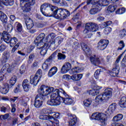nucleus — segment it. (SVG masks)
<instances>
[{"instance_id": "1", "label": "nucleus", "mask_w": 126, "mask_h": 126, "mask_svg": "<svg viewBox=\"0 0 126 126\" xmlns=\"http://www.w3.org/2000/svg\"><path fill=\"white\" fill-rule=\"evenodd\" d=\"M40 11L44 16H50L52 15L51 12L53 11L52 16L57 19H65L66 17L70 15L67 10L58 9L57 7L48 3H44L41 6Z\"/></svg>"}, {"instance_id": "2", "label": "nucleus", "mask_w": 126, "mask_h": 126, "mask_svg": "<svg viewBox=\"0 0 126 126\" xmlns=\"http://www.w3.org/2000/svg\"><path fill=\"white\" fill-rule=\"evenodd\" d=\"M60 92L62 93L65 97H68V94L63 89H53V91L52 92L50 100H48L47 104L50 106H60L62 103L63 97L60 96Z\"/></svg>"}, {"instance_id": "3", "label": "nucleus", "mask_w": 126, "mask_h": 126, "mask_svg": "<svg viewBox=\"0 0 126 126\" xmlns=\"http://www.w3.org/2000/svg\"><path fill=\"white\" fill-rule=\"evenodd\" d=\"M112 94H113V89L111 88H107L104 90L102 94L98 95L95 97V101L98 103L106 102L112 97Z\"/></svg>"}, {"instance_id": "4", "label": "nucleus", "mask_w": 126, "mask_h": 126, "mask_svg": "<svg viewBox=\"0 0 126 126\" xmlns=\"http://www.w3.org/2000/svg\"><path fill=\"white\" fill-rule=\"evenodd\" d=\"M53 91H54V88L42 85L40 89L38 90L39 94L37 95L42 98V99L46 100L48 98L47 96L50 95Z\"/></svg>"}, {"instance_id": "5", "label": "nucleus", "mask_w": 126, "mask_h": 126, "mask_svg": "<svg viewBox=\"0 0 126 126\" xmlns=\"http://www.w3.org/2000/svg\"><path fill=\"white\" fill-rule=\"evenodd\" d=\"M91 119L100 121L102 126H105L107 125V115L104 113L99 112L93 113L91 116Z\"/></svg>"}, {"instance_id": "6", "label": "nucleus", "mask_w": 126, "mask_h": 126, "mask_svg": "<svg viewBox=\"0 0 126 126\" xmlns=\"http://www.w3.org/2000/svg\"><path fill=\"white\" fill-rule=\"evenodd\" d=\"M104 3L105 1L104 0H96L95 1L94 4V7L90 10V14L94 15V14L98 13L101 10V6H106V5L104 4Z\"/></svg>"}, {"instance_id": "7", "label": "nucleus", "mask_w": 126, "mask_h": 126, "mask_svg": "<svg viewBox=\"0 0 126 126\" xmlns=\"http://www.w3.org/2000/svg\"><path fill=\"white\" fill-rule=\"evenodd\" d=\"M35 0H20V4L23 7V10L29 12L31 10V5H34Z\"/></svg>"}, {"instance_id": "8", "label": "nucleus", "mask_w": 126, "mask_h": 126, "mask_svg": "<svg viewBox=\"0 0 126 126\" xmlns=\"http://www.w3.org/2000/svg\"><path fill=\"white\" fill-rule=\"evenodd\" d=\"M57 55L56 52H54L53 53L49 58H48L45 62L42 64V68L44 70H48L49 68L51 67V65L52 64V61L53 60V58H55Z\"/></svg>"}, {"instance_id": "9", "label": "nucleus", "mask_w": 126, "mask_h": 126, "mask_svg": "<svg viewBox=\"0 0 126 126\" xmlns=\"http://www.w3.org/2000/svg\"><path fill=\"white\" fill-rule=\"evenodd\" d=\"M45 33H41L36 37V39L34 40V43L37 47L43 46V45L45 44L44 42H43L44 39H45Z\"/></svg>"}, {"instance_id": "10", "label": "nucleus", "mask_w": 126, "mask_h": 126, "mask_svg": "<svg viewBox=\"0 0 126 126\" xmlns=\"http://www.w3.org/2000/svg\"><path fill=\"white\" fill-rule=\"evenodd\" d=\"M45 100L42 97L37 94L35 98L34 106L35 108H41L43 105V101Z\"/></svg>"}, {"instance_id": "11", "label": "nucleus", "mask_w": 126, "mask_h": 126, "mask_svg": "<svg viewBox=\"0 0 126 126\" xmlns=\"http://www.w3.org/2000/svg\"><path fill=\"white\" fill-rule=\"evenodd\" d=\"M109 44L108 39H101L98 42V48L99 50H105Z\"/></svg>"}, {"instance_id": "12", "label": "nucleus", "mask_w": 126, "mask_h": 126, "mask_svg": "<svg viewBox=\"0 0 126 126\" xmlns=\"http://www.w3.org/2000/svg\"><path fill=\"white\" fill-rule=\"evenodd\" d=\"M68 117L70 120L69 122V125L70 126H75L76 123H77V118L76 116L74 115H72L71 114H68Z\"/></svg>"}, {"instance_id": "13", "label": "nucleus", "mask_w": 126, "mask_h": 126, "mask_svg": "<svg viewBox=\"0 0 126 126\" xmlns=\"http://www.w3.org/2000/svg\"><path fill=\"white\" fill-rule=\"evenodd\" d=\"M70 68H71V64L68 62L65 63L62 66L61 73H63V74L66 73Z\"/></svg>"}, {"instance_id": "14", "label": "nucleus", "mask_w": 126, "mask_h": 126, "mask_svg": "<svg viewBox=\"0 0 126 126\" xmlns=\"http://www.w3.org/2000/svg\"><path fill=\"white\" fill-rule=\"evenodd\" d=\"M42 47L38 46L37 45V48L38 50L41 49L40 50V55L41 56H45L47 53V51H48V49L49 48V45L48 43H44Z\"/></svg>"}, {"instance_id": "15", "label": "nucleus", "mask_w": 126, "mask_h": 126, "mask_svg": "<svg viewBox=\"0 0 126 126\" xmlns=\"http://www.w3.org/2000/svg\"><path fill=\"white\" fill-rule=\"evenodd\" d=\"M120 72V66L119 64L115 65L114 68L110 72V75L111 76H113V77H116L118 76L119 73Z\"/></svg>"}, {"instance_id": "16", "label": "nucleus", "mask_w": 126, "mask_h": 126, "mask_svg": "<svg viewBox=\"0 0 126 126\" xmlns=\"http://www.w3.org/2000/svg\"><path fill=\"white\" fill-rule=\"evenodd\" d=\"M25 24L27 26V29L28 30H30V29H32L34 26V22L33 20L30 18H28L25 20Z\"/></svg>"}, {"instance_id": "17", "label": "nucleus", "mask_w": 126, "mask_h": 126, "mask_svg": "<svg viewBox=\"0 0 126 126\" xmlns=\"http://www.w3.org/2000/svg\"><path fill=\"white\" fill-rule=\"evenodd\" d=\"M81 48L87 56H90V55H91V49L87 46V44L84 43H82Z\"/></svg>"}, {"instance_id": "18", "label": "nucleus", "mask_w": 126, "mask_h": 126, "mask_svg": "<svg viewBox=\"0 0 126 126\" xmlns=\"http://www.w3.org/2000/svg\"><path fill=\"white\" fill-rule=\"evenodd\" d=\"M24 91L26 92H28L30 89V85H29V81L28 79H25L22 84Z\"/></svg>"}, {"instance_id": "19", "label": "nucleus", "mask_w": 126, "mask_h": 126, "mask_svg": "<svg viewBox=\"0 0 126 126\" xmlns=\"http://www.w3.org/2000/svg\"><path fill=\"white\" fill-rule=\"evenodd\" d=\"M2 38L5 43H8L10 41L9 39H10V34L7 32L4 31L2 33Z\"/></svg>"}, {"instance_id": "20", "label": "nucleus", "mask_w": 126, "mask_h": 126, "mask_svg": "<svg viewBox=\"0 0 126 126\" xmlns=\"http://www.w3.org/2000/svg\"><path fill=\"white\" fill-rule=\"evenodd\" d=\"M39 81H40V78H38L37 76H30V83L31 84H32L34 86H36L37 84H38Z\"/></svg>"}, {"instance_id": "21", "label": "nucleus", "mask_w": 126, "mask_h": 126, "mask_svg": "<svg viewBox=\"0 0 126 126\" xmlns=\"http://www.w3.org/2000/svg\"><path fill=\"white\" fill-rule=\"evenodd\" d=\"M88 24H90L89 28H90L91 32H96L99 30V27L98 25L94 23H87Z\"/></svg>"}, {"instance_id": "22", "label": "nucleus", "mask_w": 126, "mask_h": 126, "mask_svg": "<svg viewBox=\"0 0 126 126\" xmlns=\"http://www.w3.org/2000/svg\"><path fill=\"white\" fill-rule=\"evenodd\" d=\"M62 101H63L65 105H73L74 104V101L72 98L69 97L66 98L62 97Z\"/></svg>"}, {"instance_id": "23", "label": "nucleus", "mask_w": 126, "mask_h": 126, "mask_svg": "<svg viewBox=\"0 0 126 126\" xmlns=\"http://www.w3.org/2000/svg\"><path fill=\"white\" fill-rule=\"evenodd\" d=\"M57 72H58V68L56 66H54L49 70L48 76L49 77H52Z\"/></svg>"}, {"instance_id": "24", "label": "nucleus", "mask_w": 126, "mask_h": 126, "mask_svg": "<svg viewBox=\"0 0 126 126\" xmlns=\"http://www.w3.org/2000/svg\"><path fill=\"white\" fill-rule=\"evenodd\" d=\"M10 46L12 48V47H14V46L17 45L18 43H20V42L18 41V39L16 37H13L10 40Z\"/></svg>"}, {"instance_id": "25", "label": "nucleus", "mask_w": 126, "mask_h": 126, "mask_svg": "<svg viewBox=\"0 0 126 126\" xmlns=\"http://www.w3.org/2000/svg\"><path fill=\"white\" fill-rule=\"evenodd\" d=\"M10 56V54H9V53L7 52H3L1 58V60L2 61L3 63H6V62L8 61Z\"/></svg>"}, {"instance_id": "26", "label": "nucleus", "mask_w": 126, "mask_h": 126, "mask_svg": "<svg viewBox=\"0 0 126 126\" xmlns=\"http://www.w3.org/2000/svg\"><path fill=\"white\" fill-rule=\"evenodd\" d=\"M0 1L4 5H10V6L13 5L14 3V0H0Z\"/></svg>"}, {"instance_id": "27", "label": "nucleus", "mask_w": 126, "mask_h": 126, "mask_svg": "<svg viewBox=\"0 0 126 126\" xmlns=\"http://www.w3.org/2000/svg\"><path fill=\"white\" fill-rule=\"evenodd\" d=\"M119 104L120 107H121V108H126V96H123L119 102Z\"/></svg>"}, {"instance_id": "28", "label": "nucleus", "mask_w": 126, "mask_h": 126, "mask_svg": "<svg viewBox=\"0 0 126 126\" xmlns=\"http://www.w3.org/2000/svg\"><path fill=\"white\" fill-rule=\"evenodd\" d=\"M9 90V85L8 84H5L4 87L2 88L0 93L1 94H7Z\"/></svg>"}, {"instance_id": "29", "label": "nucleus", "mask_w": 126, "mask_h": 126, "mask_svg": "<svg viewBox=\"0 0 126 126\" xmlns=\"http://www.w3.org/2000/svg\"><path fill=\"white\" fill-rule=\"evenodd\" d=\"M82 74H74L71 76V79L73 81H78V80H80L82 78Z\"/></svg>"}, {"instance_id": "30", "label": "nucleus", "mask_w": 126, "mask_h": 126, "mask_svg": "<svg viewBox=\"0 0 126 126\" xmlns=\"http://www.w3.org/2000/svg\"><path fill=\"white\" fill-rule=\"evenodd\" d=\"M3 68H5V70H7V72H11L13 69H14V66L13 65H10L9 64H5L3 66Z\"/></svg>"}, {"instance_id": "31", "label": "nucleus", "mask_w": 126, "mask_h": 126, "mask_svg": "<svg viewBox=\"0 0 126 126\" xmlns=\"http://www.w3.org/2000/svg\"><path fill=\"white\" fill-rule=\"evenodd\" d=\"M17 80V77L16 76H13L9 81V84L10 87L14 86V84L16 83V81Z\"/></svg>"}, {"instance_id": "32", "label": "nucleus", "mask_w": 126, "mask_h": 126, "mask_svg": "<svg viewBox=\"0 0 126 126\" xmlns=\"http://www.w3.org/2000/svg\"><path fill=\"white\" fill-rule=\"evenodd\" d=\"M116 108L117 105L116 104V103H113L109 106L108 112H109L110 114H112V113H113L114 111L116 110Z\"/></svg>"}, {"instance_id": "33", "label": "nucleus", "mask_w": 126, "mask_h": 126, "mask_svg": "<svg viewBox=\"0 0 126 126\" xmlns=\"http://www.w3.org/2000/svg\"><path fill=\"white\" fill-rule=\"evenodd\" d=\"M15 26L16 28L17 31L19 33H21L22 32L23 29L22 28V25L21 24L19 23L18 22H17L15 23Z\"/></svg>"}, {"instance_id": "34", "label": "nucleus", "mask_w": 126, "mask_h": 126, "mask_svg": "<svg viewBox=\"0 0 126 126\" xmlns=\"http://www.w3.org/2000/svg\"><path fill=\"white\" fill-rule=\"evenodd\" d=\"M83 68H80L79 67H75L73 68H72L71 70V71H72V73H73V74H75V73H79L80 72H81L82 71H83Z\"/></svg>"}, {"instance_id": "35", "label": "nucleus", "mask_w": 126, "mask_h": 126, "mask_svg": "<svg viewBox=\"0 0 126 126\" xmlns=\"http://www.w3.org/2000/svg\"><path fill=\"white\" fill-rule=\"evenodd\" d=\"M39 120H42L43 121H48V120H52L53 117L46 115H41L39 116Z\"/></svg>"}, {"instance_id": "36", "label": "nucleus", "mask_w": 126, "mask_h": 126, "mask_svg": "<svg viewBox=\"0 0 126 126\" xmlns=\"http://www.w3.org/2000/svg\"><path fill=\"white\" fill-rule=\"evenodd\" d=\"M125 42H124V41L121 40L118 43V48L117 49V51L120 52L121 51H123V49L125 48Z\"/></svg>"}, {"instance_id": "37", "label": "nucleus", "mask_w": 126, "mask_h": 126, "mask_svg": "<svg viewBox=\"0 0 126 126\" xmlns=\"http://www.w3.org/2000/svg\"><path fill=\"white\" fill-rule=\"evenodd\" d=\"M88 93H89L90 95H92V96H95V95L99 94V90H98V89L95 90V89H93L88 92Z\"/></svg>"}, {"instance_id": "38", "label": "nucleus", "mask_w": 126, "mask_h": 126, "mask_svg": "<svg viewBox=\"0 0 126 126\" xmlns=\"http://www.w3.org/2000/svg\"><path fill=\"white\" fill-rule=\"evenodd\" d=\"M51 120L52 121H50V122L52 125V126H60V121H59V120L55 119L54 117Z\"/></svg>"}, {"instance_id": "39", "label": "nucleus", "mask_w": 126, "mask_h": 126, "mask_svg": "<svg viewBox=\"0 0 126 126\" xmlns=\"http://www.w3.org/2000/svg\"><path fill=\"white\" fill-rule=\"evenodd\" d=\"M91 62L92 63L96 64V63H100V60H99V58H96V57H91L90 58Z\"/></svg>"}, {"instance_id": "40", "label": "nucleus", "mask_w": 126, "mask_h": 126, "mask_svg": "<svg viewBox=\"0 0 126 126\" xmlns=\"http://www.w3.org/2000/svg\"><path fill=\"white\" fill-rule=\"evenodd\" d=\"M123 119V114H119L115 116L113 119V122H120L121 120H122Z\"/></svg>"}, {"instance_id": "41", "label": "nucleus", "mask_w": 126, "mask_h": 126, "mask_svg": "<svg viewBox=\"0 0 126 126\" xmlns=\"http://www.w3.org/2000/svg\"><path fill=\"white\" fill-rule=\"evenodd\" d=\"M92 103V99L91 98H87L84 101V105L86 107H89L90 105H91Z\"/></svg>"}, {"instance_id": "42", "label": "nucleus", "mask_w": 126, "mask_h": 126, "mask_svg": "<svg viewBox=\"0 0 126 126\" xmlns=\"http://www.w3.org/2000/svg\"><path fill=\"white\" fill-rule=\"evenodd\" d=\"M118 35L121 38H124V37H126V29H123L119 31L118 32Z\"/></svg>"}, {"instance_id": "43", "label": "nucleus", "mask_w": 126, "mask_h": 126, "mask_svg": "<svg viewBox=\"0 0 126 126\" xmlns=\"http://www.w3.org/2000/svg\"><path fill=\"white\" fill-rule=\"evenodd\" d=\"M0 20L3 23L6 24V22H7V16L5 14H2V15L0 17Z\"/></svg>"}, {"instance_id": "44", "label": "nucleus", "mask_w": 126, "mask_h": 126, "mask_svg": "<svg viewBox=\"0 0 126 126\" xmlns=\"http://www.w3.org/2000/svg\"><path fill=\"white\" fill-rule=\"evenodd\" d=\"M57 57L59 61H63V60H65V59L66 58V56H65V55L61 53H58Z\"/></svg>"}, {"instance_id": "45", "label": "nucleus", "mask_w": 126, "mask_h": 126, "mask_svg": "<svg viewBox=\"0 0 126 126\" xmlns=\"http://www.w3.org/2000/svg\"><path fill=\"white\" fill-rule=\"evenodd\" d=\"M116 8H117L116 5H110L108 7L107 11L108 12H114L116 10Z\"/></svg>"}, {"instance_id": "46", "label": "nucleus", "mask_w": 126, "mask_h": 126, "mask_svg": "<svg viewBox=\"0 0 126 126\" xmlns=\"http://www.w3.org/2000/svg\"><path fill=\"white\" fill-rule=\"evenodd\" d=\"M89 26H90V24L87 23L86 24L85 30L83 31L84 34H88L89 32H91V30H90Z\"/></svg>"}, {"instance_id": "47", "label": "nucleus", "mask_w": 126, "mask_h": 126, "mask_svg": "<svg viewBox=\"0 0 126 126\" xmlns=\"http://www.w3.org/2000/svg\"><path fill=\"white\" fill-rule=\"evenodd\" d=\"M56 43H57L56 42V40L52 41L50 43V46L48 45V48H49V47H50L51 49H57V47H58V46H59V45H56Z\"/></svg>"}, {"instance_id": "48", "label": "nucleus", "mask_w": 126, "mask_h": 126, "mask_svg": "<svg viewBox=\"0 0 126 126\" xmlns=\"http://www.w3.org/2000/svg\"><path fill=\"white\" fill-rule=\"evenodd\" d=\"M13 30V27L11 24H8L7 25L6 28V30H7V33H11V31Z\"/></svg>"}, {"instance_id": "49", "label": "nucleus", "mask_w": 126, "mask_h": 126, "mask_svg": "<svg viewBox=\"0 0 126 126\" xmlns=\"http://www.w3.org/2000/svg\"><path fill=\"white\" fill-rule=\"evenodd\" d=\"M117 14H123L126 12V8H119L116 11Z\"/></svg>"}, {"instance_id": "50", "label": "nucleus", "mask_w": 126, "mask_h": 126, "mask_svg": "<svg viewBox=\"0 0 126 126\" xmlns=\"http://www.w3.org/2000/svg\"><path fill=\"white\" fill-rule=\"evenodd\" d=\"M4 69H1L0 71V81H2L4 79Z\"/></svg>"}, {"instance_id": "51", "label": "nucleus", "mask_w": 126, "mask_h": 126, "mask_svg": "<svg viewBox=\"0 0 126 126\" xmlns=\"http://www.w3.org/2000/svg\"><path fill=\"white\" fill-rule=\"evenodd\" d=\"M112 32V28L110 27H106L105 28L103 33L105 34V35H108L109 33H111Z\"/></svg>"}, {"instance_id": "52", "label": "nucleus", "mask_w": 126, "mask_h": 126, "mask_svg": "<svg viewBox=\"0 0 126 126\" xmlns=\"http://www.w3.org/2000/svg\"><path fill=\"white\" fill-rule=\"evenodd\" d=\"M55 41L56 43H58V45H60L62 44V42L63 41V38L58 36L55 39Z\"/></svg>"}, {"instance_id": "53", "label": "nucleus", "mask_w": 126, "mask_h": 126, "mask_svg": "<svg viewBox=\"0 0 126 126\" xmlns=\"http://www.w3.org/2000/svg\"><path fill=\"white\" fill-rule=\"evenodd\" d=\"M34 76H36L37 77H38L39 79L41 78V77L42 76V70H41L40 69H39L37 71Z\"/></svg>"}, {"instance_id": "54", "label": "nucleus", "mask_w": 126, "mask_h": 126, "mask_svg": "<svg viewBox=\"0 0 126 126\" xmlns=\"http://www.w3.org/2000/svg\"><path fill=\"white\" fill-rule=\"evenodd\" d=\"M9 117V114L8 113H6L5 115H2L0 116V120H7V119H8Z\"/></svg>"}, {"instance_id": "55", "label": "nucleus", "mask_w": 126, "mask_h": 126, "mask_svg": "<svg viewBox=\"0 0 126 126\" xmlns=\"http://www.w3.org/2000/svg\"><path fill=\"white\" fill-rule=\"evenodd\" d=\"M63 79H64V80H70V79H71V76L69 75L65 74L63 75Z\"/></svg>"}, {"instance_id": "56", "label": "nucleus", "mask_w": 126, "mask_h": 126, "mask_svg": "<svg viewBox=\"0 0 126 126\" xmlns=\"http://www.w3.org/2000/svg\"><path fill=\"white\" fill-rule=\"evenodd\" d=\"M6 48H7V46H6V45L4 44H1L0 46V52L1 53H2V52L6 50Z\"/></svg>"}, {"instance_id": "57", "label": "nucleus", "mask_w": 126, "mask_h": 126, "mask_svg": "<svg viewBox=\"0 0 126 126\" xmlns=\"http://www.w3.org/2000/svg\"><path fill=\"white\" fill-rule=\"evenodd\" d=\"M26 70V67L24 65H22L20 69V72L21 74H23V73H25Z\"/></svg>"}, {"instance_id": "58", "label": "nucleus", "mask_w": 126, "mask_h": 126, "mask_svg": "<svg viewBox=\"0 0 126 126\" xmlns=\"http://www.w3.org/2000/svg\"><path fill=\"white\" fill-rule=\"evenodd\" d=\"M35 25L38 28H42V27L45 26V24L43 22L36 23Z\"/></svg>"}, {"instance_id": "59", "label": "nucleus", "mask_w": 126, "mask_h": 126, "mask_svg": "<svg viewBox=\"0 0 126 126\" xmlns=\"http://www.w3.org/2000/svg\"><path fill=\"white\" fill-rule=\"evenodd\" d=\"M20 43H18L15 46H13L14 47L11 50V53H14L15 52H16L17 48L19 47Z\"/></svg>"}, {"instance_id": "60", "label": "nucleus", "mask_w": 126, "mask_h": 126, "mask_svg": "<svg viewBox=\"0 0 126 126\" xmlns=\"http://www.w3.org/2000/svg\"><path fill=\"white\" fill-rule=\"evenodd\" d=\"M100 75V70H96L94 74V76L95 79H99V75Z\"/></svg>"}, {"instance_id": "61", "label": "nucleus", "mask_w": 126, "mask_h": 126, "mask_svg": "<svg viewBox=\"0 0 126 126\" xmlns=\"http://www.w3.org/2000/svg\"><path fill=\"white\" fill-rule=\"evenodd\" d=\"M66 0H62L60 3L62 6H66L67 5V2H66Z\"/></svg>"}, {"instance_id": "62", "label": "nucleus", "mask_w": 126, "mask_h": 126, "mask_svg": "<svg viewBox=\"0 0 126 126\" xmlns=\"http://www.w3.org/2000/svg\"><path fill=\"white\" fill-rule=\"evenodd\" d=\"M17 122H18V118H13L12 121V126H15L16 124H17Z\"/></svg>"}, {"instance_id": "63", "label": "nucleus", "mask_w": 126, "mask_h": 126, "mask_svg": "<svg viewBox=\"0 0 126 126\" xmlns=\"http://www.w3.org/2000/svg\"><path fill=\"white\" fill-rule=\"evenodd\" d=\"M41 114H49V110L47 108L42 109L41 111Z\"/></svg>"}, {"instance_id": "64", "label": "nucleus", "mask_w": 126, "mask_h": 126, "mask_svg": "<svg viewBox=\"0 0 126 126\" xmlns=\"http://www.w3.org/2000/svg\"><path fill=\"white\" fill-rule=\"evenodd\" d=\"M121 66H122V67H126V61L124 60V59L121 62Z\"/></svg>"}]
</instances>
